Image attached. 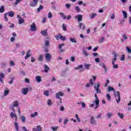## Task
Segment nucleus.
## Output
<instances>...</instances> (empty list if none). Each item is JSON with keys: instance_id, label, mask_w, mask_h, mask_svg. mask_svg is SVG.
I'll use <instances>...</instances> for the list:
<instances>
[{"instance_id": "nucleus-1", "label": "nucleus", "mask_w": 131, "mask_h": 131, "mask_svg": "<svg viewBox=\"0 0 131 131\" xmlns=\"http://www.w3.org/2000/svg\"><path fill=\"white\" fill-rule=\"evenodd\" d=\"M94 97L96 98V99L95 100L93 101V103H92L89 105V107H90V108H93V107H95H95L94 109H98V108H99V106H100V100H99V98H98L97 93L95 94Z\"/></svg>"}, {"instance_id": "nucleus-2", "label": "nucleus", "mask_w": 131, "mask_h": 131, "mask_svg": "<svg viewBox=\"0 0 131 131\" xmlns=\"http://www.w3.org/2000/svg\"><path fill=\"white\" fill-rule=\"evenodd\" d=\"M64 96V93L62 92H57L56 94V98L60 100V103H62V98L60 97H63Z\"/></svg>"}, {"instance_id": "nucleus-3", "label": "nucleus", "mask_w": 131, "mask_h": 131, "mask_svg": "<svg viewBox=\"0 0 131 131\" xmlns=\"http://www.w3.org/2000/svg\"><path fill=\"white\" fill-rule=\"evenodd\" d=\"M94 89L96 91V94H101V90H100V82H97L94 86Z\"/></svg>"}, {"instance_id": "nucleus-4", "label": "nucleus", "mask_w": 131, "mask_h": 131, "mask_svg": "<svg viewBox=\"0 0 131 131\" xmlns=\"http://www.w3.org/2000/svg\"><path fill=\"white\" fill-rule=\"evenodd\" d=\"M115 96L117 104H118V103H120V93L119 91H117L115 94Z\"/></svg>"}, {"instance_id": "nucleus-5", "label": "nucleus", "mask_w": 131, "mask_h": 131, "mask_svg": "<svg viewBox=\"0 0 131 131\" xmlns=\"http://www.w3.org/2000/svg\"><path fill=\"white\" fill-rule=\"evenodd\" d=\"M90 123L92 124V125H97V121L95 119V117L92 116L90 118Z\"/></svg>"}, {"instance_id": "nucleus-6", "label": "nucleus", "mask_w": 131, "mask_h": 131, "mask_svg": "<svg viewBox=\"0 0 131 131\" xmlns=\"http://www.w3.org/2000/svg\"><path fill=\"white\" fill-rule=\"evenodd\" d=\"M10 117L12 119H14L15 121H17V115L16 114H14V113L12 112L10 113Z\"/></svg>"}, {"instance_id": "nucleus-7", "label": "nucleus", "mask_w": 131, "mask_h": 131, "mask_svg": "<svg viewBox=\"0 0 131 131\" xmlns=\"http://www.w3.org/2000/svg\"><path fill=\"white\" fill-rule=\"evenodd\" d=\"M117 60V54L116 53H114L113 58L112 60V64H114L116 61Z\"/></svg>"}, {"instance_id": "nucleus-8", "label": "nucleus", "mask_w": 131, "mask_h": 131, "mask_svg": "<svg viewBox=\"0 0 131 131\" xmlns=\"http://www.w3.org/2000/svg\"><path fill=\"white\" fill-rule=\"evenodd\" d=\"M45 58H46V61L49 62L50 60H51V58H52V55H51L50 53H46L45 54Z\"/></svg>"}, {"instance_id": "nucleus-9", "label": "nucleus", "mask_w": 131, "mask_h": 131, "mask_svg": "<svg viewBox=\"0 0 131 131\" xmlns=\"http://www.w3.org/2000/svg\"><path fill=\"white\" fill-rule=\"evenodd\" d=\"M64 46H65V43H62V44L59 45L58 51L59 53H63V52H64V50L62 49V47H64Z\"/></svg>"}, {"instance_id": "nucleus-10", "label": "nucleus", "mask_w": 131, "mask_h": 131, "mask_svg": "<svg viewBox=\"0 0 131 131\" xmlns=\"http://www.w3.org/2000/svg\"><path fill=\"white\" fill-rule=\"evenodd\" d=\"M41 129H42V128H41V125H37L36 128H33L32 129V131H41Z\"/></svg>"}, {"instance_id": "nucleus-11", "label": "nucleus", "mask_w": 131, "mask_h": 131, "mask_svg": "<svg viewBox=\"0 0 131 131\" xmlns=\"http://www.w3.org/2000/svg\"><path fill=\"white\" fill-rule=\"evenodd\" d=\"M31 31H35L36 30V25H35V23H33L31 25Z\"/></svg>"}, {"instance_id": "nucleus-12", "label": "nucleus", "mask_w": 131, "mask_h": 131, "mask_svg": "<svg viewBox=\"0 0 131 131\" xmlns=\"http://www.w3.org/2000/svg\"><path fill=\"white\" fill-rule=\"evenodd\" d=\"M97 16H98V14L97 13H91L89 15V18L90 19L93 20V19L96 18Z\"/></svg>"}, {"instance_id": "nucleus-13", "label": "nucleus", "mask_w": 131, "mask_h": 131, "mask_svg": "<svg viewBox=\"0 0 131 131\" xmlns=\"http://www.w3.org/2000/svg\"><path fill=\"white\" fill-rule=\"evenodd\" d=\"M39 0H33V2L31 3L30 5L32 7H36L37 6V3Z\"/></svg>"}, {"instance_id": "nucleus-14", "label": "nucleus", "mask_w": 131, "mask_h": 131, "mask_svg": "<svg viewBox=\"0 0 131 131\" xmlns=\"http://www.w3.org/2000/svg\"><path fill=\"white\" fill-rule=\"evenodd\" d=\"M113 115H114V114L113 112H107L106 114L107 119H111V117L113 116Z\"/></svg>"}, {"instance_id": "nucleus-15", "label": "nucleus", "mask_w": 131, "mask_h": 131, "mask_svg": "<svg viewBox=\"0 0 131 131\" xmlns=\"http://www.w3.org/2000/svg\"><path fill=\"white\" fill-rule=\"evenodd\" d=\"M13 125L15 130L19 131V124H18V122H14L13 123Z\"/></svg>"}, {"instance_id": "nucleus-16", "label": "nucleus", "mask_w": 131, "mask_h": 131, "mask_svg": "<svg viewBox=\"0 0 131 131\" xmlns=\"http://www.w3.org/2000/svg\"><path fill=\"white\" fill-rule=\"evenodd\" d=\"M28 91H29V89L27 88H25L23 89L21 92L23 95H26L27 94H28Z\"/></svg>"}, {"instance_id": "nucleus-17", "label": "nucleus", "mask_w": 131, "mask_h": 131, "mask_svg": "<svg viewBox=\"0 0 131 131\" xmlns=\"http://www.w3.org/2000/svg\"><path fill=\"white\" fill-rule=\"evenodd\" d=\"M75 18L76 19H78V21L79 22L82 21V15L80 14V15H77L75 17Z\"/></svg>"}, {"instance_id": "nucleus-18", "label": "nucleus", "mask_w": 131, "mask_h": 131, "mask_svg": "<svg viewBox=\"0 0 131 131\" xmlns=\"http://www.w3.org/2000/svg\"><path fill=\"white\" fill-rule=\"evenodd\" d=\"M79 28H80V29H81V30H84V28H85V26H84V25H83V24L80 23L79 24Z\"/></svg>"}, {"instance_id": "nucleus-19", "label": "nucleus", "mask_w": 131, "mask_h": 131, "mask_svg": "<svg viewBox=\"0 0 131 131\" xmlns=\"http://www.w3.org/2000/svg\"><path fill=\"white\" fill-rule=\"evenodd\" d=\"M8 16H9V17H14V15H15V13L13 11H10L8 12L7 13H6Z\"/></svg>"}, {"instance_id": "nucleus-20", "label": "nucleus", "mask_w": 131, "mask_h": 131, "mask_svg": "<svg viewBox=\"0 0 131 131\" xmlns=\"http://www.w3.org/2000/svg\"><path fill=\"white\" fill-rule=\"evenodd\" d=\"M43 67L45 68V72L47 73L50 70V68L47 64H44Z\"/></svg>"}, {"instance_id": "nucleus-21", "label": "nucleus", "mask_w": 131, "mask_h": 131, "mask_svg": "<svg viewBox=\"0 0 131 131\" xmlns=\"http://www.w3.org/2000/svg\"><path fill=\"white\" fill-rule=\"evenodd\" d=\"M5 77V74L3 73H0V81L3 83V78Z\"/></svg>"}, {"instance_id": "nucleus-22", "label": "nucleus", "mask_w": 131, "mask_h": 131, "mask_svg": "<svg viewBox=\"0 0 131 131\" xmlns=\"http://www.w3.org/2000/svg\"><path fill=\"white\" fill-rule=\"evenodd\" d=\"M59 37L63 41L66 40V37L65 36H61V34H59Z\"/></svg>"}, {"instance_id": "nucleus-23", "label": "nucleus", "mask_w": 131, "mask_h": 131, "mask_svg": "<svg viewBox=\"0 0 131 131\" xmlns=\"http://www.w3.org/2000/svg\"><path fill=\"white\" fill-rule=\"evenodd\" d=\"M19 105V102L17 101H15L13 102L12 108H14V107H18Z\"/></svg>"}, {"instance_id": "nucleus-24", "label": "nucleus", "mask_w": 131, "mask_h": 131, "mask_svg": "<svg viewBox=\"0 0 131 131\" xmlns=\"http://www.w3.org/2000/svg\"><path fill=\"white\" fill-rule=\"evenodd\" d=\"M41 34H42V35H44V36H46V35H48V31L47 30L41 31Z\"/></svg>"}, {"instance_id": "nucleus-25", "label": "nucleus", "mask_w": 131, "mask_h": 131, "mask_svg": "<svg viewBox=\"0 0 131 131\" xmlns=\"http://www.w3.org/2000/svg\"><path fill=\"white\" fill-rule=\"evenodd\" d=\"M58 128H59V126H58L51 127V129L53 131H57L58 130Z\"/></svg>"}, {"instance_id": "nucleus-26", "label": "nucleus", "mask_w": 131, "mask_h": 131, "mask_svg": "<svg viewBox=\"0 0 131 131\" xmlns=\"http://www.w3.org/2000/svg\"><path fill=\"white\" fill-rule=\"evenodd\" d=\"M107 92H111L112 91H113V92H115L114 88L113 87H111V86H108L107 88Z\"/></svg>"}, {"instance_id": "nucleus-27", "label": "nucleus", "mask_w": 131, "mask_h": 131, "mask_svg": "<svg viewBox=\"0 0 131 131\" xmlns=\"http://www.w3.org/2000/svg\"><path fill=\"white\" fill-rule=\"evenodd\" d=\"M47 105H48V106H51V105H53V102L52 101V100L50 99H49L47 100Z\"/></svg>"}, {"instance_id": "nucleus-28", "label": "nucleus", "mask_w": 131, "mask_h": 131, "mask_svg": "<svg viewBox=\"0 0 131 131\" xmlns=\"http://www.w3.org/2000/svg\"><path fill=\"white\" fill-rule=\"evenodd\" d=\"M36 80L37 82H40L41 81V77L38 76L36 77Z\"/></svg>"}, {"instance_id": "nucleus-29", "label": "nucleus", "mask_w": 131, "mask_h": 131, "mask_svg": "<svg viewBox=\"0 0 131 131\" xmlns=\"http://www.w3.org/2000/svg\"><path fill=\"white\" fill-rule=\"evenodd\" d=\"M9 92L10 91L9 90H5L4 91V96H5V97H7L8 95H9Z\"/></svg>"}, {"instance_id": "nucleus-30", "label": "nucleus", "mask_w": 131, "mask_h": 131, "mask_svg": "<svg viewBox=\"0 0 131 131\" xmlns=\"http://www.w3.org/2000/svg\"><path fill=\"white\" fill-rule=\"evenodd\" d=\"M123 17L124 19H126L127 18V13L125 11H122Z\"/></svg>"}, {"instance_id": "nucleus-31", "label": "nucleus", "mask_w": 131, "mask_h": 131, "mask_svg": "<svg viewBox=\"0 0 131 131\" xmlns=\"http://www.w3.org/2000/svg\"><path fill=\"white\" fill-rule=\"evenodd\" d=\"M70 41H71V42H74V43L77 42V41H76V39L74 38L71 37L70 38Z\"/></svg>"}, {"instance_id": "nucleus-32", "label": "nucleus", "mask_w": 131, "mask_h": 131, "mask_svg": "<svg viewBox=\"0 0 131 131\" xmlns=\"http://www.w3.org/2000/svg\"><path fill=\"white\" fill-rule=\"evenodd\" d=\"M84 66L85 69H86L87 70H89V69H90V67H91V66H92V65H91V64H85L84 65Z\"/></svg>"}, {"instance_id": "nucleus-33", "label": "nucleus", "mask_w": 131, "mask_h": 131, "mask_svg": "<svg viewBox=\"0 0 131 131\" xmlns=\"http://www.w3.org/2000/svg\"><path fill=\"white\" fill-rule=\"evenodd\" d=\"M62 29L63 31H67V27L65 25V24H63L62 25Z\"/></svg>"}, {"instance_id": "nucleus-34", "label": "nucleus", "mask_w": 131, "mask_h": 131, "mask_svg": "<svg viewBox=\"0 0 131 131\" xmlns=\"http://www.w3.org/2000/svg\"><path fill=\"white\" fill-rule=\"evenodd\" d=\"M37 114H38L37 112H36L33 114H31L30 116L31 117H32V118L35 117V116H37Z\"/></svg>"}, {"instance_id": "nucleus-35", "label": "nucleus", "mask_w": 131, "mask_h": 131, "mask_svg": "<svg viewBox=\"0 0 131 131\" xmlns=\"http://www.w3.org/2000/svg\"><path fill=\"white\" fill-rule=\"evenodd\" d=\"M68 121H69V119H68V118H66L64 119V120L63 121V124L65 125L66 124H67L68 123Z\"/></svg>"}, {"instance_id": "nucleus-36", "label": "nucleus", "mask_w": 131, "mask_h": 131, "mask_svg": "<svg viewBox=\"0 0 131 131\" xmlns=\"http://www.w3.org/2000/svg\"><path fill=\"white\" fill-rule=\"evenodd\" d=\"M59 14L64 20H65V19H66V18H67L66 15H64V13H63V12H60Z\"/></svg>"}, {"instance_id": "nucleus-37", "label": "nucleus", "mask_w": 131, "mask_h": 131, "mask_svg": "<svg viewBox=\"0 0 131 131\" xmlns=\"http://www.w3.org/2000/svg\"><path fill=\"white\" fill-rule=\"evenodd\" d=\"M31 56V55L28 54V52L26 53V56L25 57V60H27V59H28L29 58H30Z\"/></svg>"}, {"instance_id": "nucleus-38", "label": "nucleus", "mask_w": 131, "mask_h": 131, "mask_svg": "<svg viewBox=\"0 0 131 131\" xmlns=\"http://www.w3.org/2000/svg\"><path fill=\"white\" fill-rule=\"evenodd\" d=\"M118 116H119L120 118L121 119H123V118L124 117V116L123 115V114H121L120 113H119L118 114Z\"/></svg>"}, {"instance_id": "nucleus-39", "label": "nucleus", "mask_w": 131, "mask_h": 131, "mask_svg": "<svg viewBox=\"0 0 131 131\" xmlns=\"http://www.w3.org/2000/svg\"><path fill=\"white\" fill-rule=\"evenodd\" d=\"M18 23L19 24H23V23H24V19H23L22 18H19L18 19Z\"/></svg>"}, {"instance_id": "nucleus-40", "label": "nucleus", "mask_w": 131, "mask_h": 131, "mask_svg": "<svg viewBox=\"0 0 131 131\" xmlns=\"http://www.w3.org/2000/svg\"><path fill=\"white\" fill-rule=\"evenodd\" d=\"M106 99L108 100V101H111V96L109 94H107L106 95Z\"/></svg>"}, {"instance_id": "nucleus-41", "label": "nucleus", "mask_w": 131, "mask_h": 131, "mask_svg": "<svg viewBox=\"0 0 131 131\" xmlns=\"http://www.w3.org/2000/svg\"><path fill=\"white\" fill-rule=\"evenodd\" d=\"M45 46H46V47H49V46H50V41H49V40L45 41Z\"/></svg>"}, {"instance_id": "nucleus-42", "label": "nucleus", "mask_w": 131, "mask_h": 131, "mask_svg": "<svg viewBox=\"0 0 131 131\" xmlns=\"http://www.w3.org/2000/svg\"><path fill=\"white\" fill-rule=\"evenodd\" d=\"M122 37H123V39H121V41L123 42L124 39L125 40L127 39V37L126 36V35H125V34L123 35Z\"/></svg>"}, {"instance_id": "nucleus-43", "label": "nucleus", "mask_w": 131, "mask_h": 131, "mask_svg": "<svg viewBox=\"0 0 131 131\" xmlns=\"http://www.w3.org/2000/svg\"><path fill=\"white\" fill-rule=\"evenodd\" d=\"M112 65L114 69H117V68H118V64H115V63H114V64H112Z\"/></svg>"}, {"instance_id": "nucleus-44", "label": "nucleus", "mask_w": 131, "mask_h": 131, "mask_svg": "<svg viewBox=\"0 0 131 131\" xmlns=\"http://www.w3.org/2000/svg\"><path fill=\"white\" fill-rule=\"evenodd\" d=\"M42 9H43V6L40 5L39 7L37 9V12H40Z\"/></svg>"}, {"instance_id": "nucleus-45", "label": "nucleus", "mask_w": 131, "mask_h": 131, "mask_svg": "<svg viewBox=\"0 0 131 131\" xmlns=\"http://www.w3.org/2000/svg\"><path fill=\"white\" fill-rule=\"evenodd\" d=\"M4 12H5V8L4 6H2L0 8V13H4Z\"/></svg>"}, {"instance_id": "nucleus-46", "label": "nucleus", "mask_w": 131, "mask_h": 131, "mask_svg": "<svg viewBox=\"0 0 131 131\" xmlns=\"http://www.w3.org/2000/svg\"><path fill=\"white\" fill-rule=\"evenodd\" d=\"M75 10L77 13H79L80 12V9L79 8V7L76 6L75 7Z\"/></svg>"}, {"instance_id": "nucleus-47", "label": "nucleus", "mask_w": 131, "mask_h": 131, "mask_svg": "<svg viewBox=\"0 0 131 131\" xmlns=\"http://www.w3.org/2000/svg\"><path fill=\"white\" fill-rule=\"evenodd\" d=\"M82 67H83L82 64H81V65L78 66L77 68H75V69L76 70H78V69H80L82 68Z\"/></svg>"}, {"instance_id": "nucleus-48", "label": "nucleus", "mask_w": 131, "mask_h": 131, "mask_svg": "<svg viewBox=\"0 0 131 131\" xmlns=\"http://www.w3.org/2000/svg\"><path fill=\"white\" fill-rule=\"evenodd\" d=\"M53 17V14H52V12H50L48 13V18H49V19H50V18H52Z\"/></svg>"}, {"instance_id": "nucleus-49", "label": "nucleus", "mask_w": 131, "mask_h": 131, "mask_svg": "<svg viewBox=\"0 0 131 131\" xmlns=\"http://www.w3.org/2000/svg\"><path fill=\"white\" fill-rule=\"evenodd\" d=\"M83 54L84 55V56H86V57H88L89 56V52H88L84 50L83 52Z\"/></svg>"}, {"instance_id": "nucleus-50", "label": "nucleus", "mask_w": 131, "mask_h": 131, "mask_svg": "<svg viewBox=\"0 0 131 131\" xmlns=\"http://www.w3.org/2000/svg\"><path fill=\"white\" fill-rule=\"evenodd\" d=\"M45 96H49V91H45L43 93Z\"/></svg>"}, {"instance_id": "nucleus-51", "label": "nucleus", "mask_w": 131, "mask_h": 131, "mask_svg": "<svg viewBox=\"0 0 131 131\" xmlns=\"http://www.w3.org/2000/svg\"><path fill=\"white\" fill-rule=\"evenodd\" d=\"M99 66H101V67H103V68H105V67L106 66H105V64L104 63L100 62L99 63Z\"/></svg>"}, {"instance_id": "nucleus-52", "label": "nucleus", "mask_w": 131, "mask_h": 131, "mask_svg": "<svg viewBox=\"0 0 131 131\" xmlns=\"http://www.w3.org/2000/svg\"><path fill=\"white\" fill-rule=\"evenodd\" d=\"M31 59L32 63H33V62H35V58L33 56H32L31 57Z\"/></svg>"}, {"instance_id": "nucleus-53", "label": "nucleus", "mask_w": 131, "mask_h": 131, "mask_svg": "<svg viewBox=\"0 0 131 131\" xmlns=\"http://www.w3.org/2000/svg\"><path fill=\"white\" fill-rule=\"evenodd\" d=\"M126 50H127V53H129V54H130L131 50L129 49V48L128 47H126Z\"/></svg>"}, {"instance_id": "nucleus-54", "label": "nucleus", "mask_w": 131, "mask_h": 131, "mask_svg": "<svg viewBox=\"0 0 131 131\" xmlns=\"http://www.w3.org/2000/svg\"><path fill=\"white\" fill-rule=\"evenodd\" d=\"M23 122H25V117L21 116L20 117Z\"/></svg>"}, {"instance_id": "nucleus-55", "label": "nucleus", "mask_w": 131, "mask_h": 131, "mask_svg": "<svg viewBox=\"0 0 131 131\" xmlns=\"http://www.w3.org/2000/svg\"><path fill=\"white\" fill-rule=\"evenodd\" d=\"M102 118V114L101 113L98 115L96 117V118H97V119H100V118Z\"/></svg>"}, {"instance_id": "nucleus-56", "label": "nucleus", "mask_w": 131, "mask_h": 131, "mask_svg": "<svg viewBox=\"0 0 131 131\" xmlns=\"http://www.w3.org/2000/svg\"><path fill=\"white\" fill-rule=\"evenodd\" d=\"M21 1L22 0H16L15 5H18V4H19V3H21Z\"/></svg>"}, {"instance_id": "nucleus-57", "label": "nucleus", "mask_w": 131, "mask_h": 131, "mask_svg": "<svg viewBox=\"0 0 131 131\" xmlns=\"http://www.w3.org/2000/svg\"><path fill=\"white\" fill-rule=\"evenodd\" d=\"M7 16H8L7 13L4 14V19L6 20V21H8V17H7Z\"/></svg>"}, {"instance_id": "nucleus-58", "label": "nucleus", "mask_w": 131, "mask_h": 131, "mask_svg": "<svg viewBox=\"0 0 131 131\" xmlns=\"http://www.w3.org/2000/svg\"><path fill=\"white\" fill-rule=\"evenodd\" d=\"M104 40H105V38L104 37H102L101 38H100L99 40V42H103V41H104Z\"/></svg>"}, {"instance_id": "nucleus-59", "label": "nucleus", "mask_w": 131, "mask_h": 131, "mask_svg": "<svg viewBox=\"0 0 131 131\" xmlns=\"http://www.w3.org/2000/svg\"><path fill=\"white\" fill-rule=\"evenodd\" d=\"M110 81L109 80L107 79L106 80V82L105 83L104 86H105V88H106V86H107L108 84L109 83Z\"/></svg>"}, {"instance_id": "nucleus-60", "label": "nucleus", "mask_w": 131, "mask_h": 131, "mask_svg": "<svg viewBox=\"0 0 131 131\" xmlns=\"http://www.w3.org/2000/svg\"><path fill=\"white\" fill-rule=\"evenodd\" d=\"M46 21H47V17H43L42 23H46Z\"/></svg>"}, {"instance_id": "nucleus-61", "label": "nucleus", "mask_w": 131, "mask_h": 131, "mask_svg": "<svg viewBox=\"0 0 131 131\" xmlns=\"http://www.w3.org/2000/svg\"><path fill=\"white\" fill-rule=\"evenodd\" d=\"M10 65L11 66H15V62L13 61V60L10 61Z\"/></svg>"}, {"instance_id": "nucleus-62", "label": "nucleus", "mask_w": 131, "mask_h": 131, "mask_svg": "<svg viewBox=\"0 0 131 131\" xmlns=\"http://www.w3.org/2000/svg\"><path fill=\"white\" fill-rule=\"evenodd\" d=\"M42 57H43L42 55H40L38 58L39 61H42Z\"/></svg>"}, {"instance_id": "nucleus-63", "label": "nucleus", "mask_w": 131, "mask_h": 131, "mask_svg": "<svg viewBox=\"0 0 131 131\" xmlns=\"http://www.w3.org/2000/svg\"><path fill=\"white\" fill-rule=\"evenodd\" d=\"M124 58H125L124 55H122L120 58L121 61H124Z\"/></svg>"}, {"instance_id": "nucleus-64", "label": "nucleus", "mask_w": 131, "mask_h": 131, "mask_svg": "<svg viewBox=\"0 0 131 131\" xmlns=\"http://www.w3.org/2000/svg\"><path fill=\"white\" fill-rule=\"evenodd\" d=\"M15 39H16V38H15L14 37H12L11 38L10 40L11 42H14V41H15Z\"/></svg>"}]
</instances>
